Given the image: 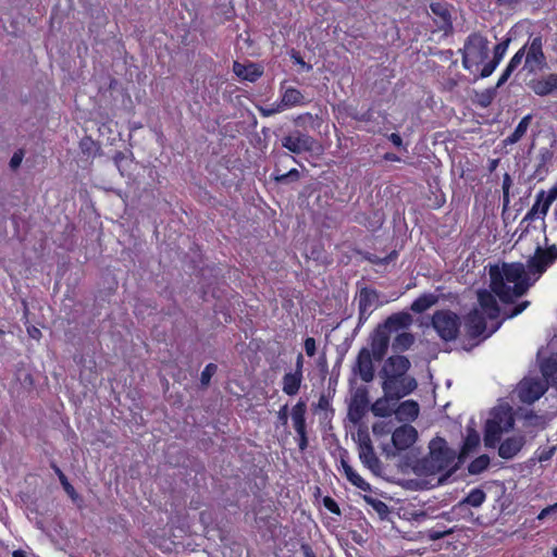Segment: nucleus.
<instances>
[{
  "label": "nucleus",
  "mask_w": 557,
  "mask_h": 557,
  "mask_svg": "<svg viewBox=\"0 0 557 557\" xmlns=\"http://www.w3.org/2000/svg\"><path fill=\"white\" fill-rule=\"evenodd\" d=\"M530 87L539 96H547V95L554 94L550 75H548L544 78H541V79L531 81Z\"/></svg>",
  "instance_id": "nucleus-36"
},
{
  "label": "nucleus",
  "mask_w": 557,
  "mask_h": 557,
  "mask_svg": "<svg viewBox=\"0 0 557 557\" xmlns=\"http://www.w3.org/2000/svg\"><path fill=\"white\" fill-rule=\"evenodd\" d=\"M557 512V503L549 505L542 509L540 513L537 515V520H544L546 517H548L550 513Z\"/></svg>",
  "instance_id": "nucleus-55"
},
{
  "label": "nucleus",
  "mask_w": 557,
  "mask_h": 557,
  "mask_svg": "<svg viewBox=\"0 0 557 557\" xmlns=\"http://www.w3.org/2000/svg\"><path fill=\"white\" fill-rule=\"evenodd\" d=\"M305 351L308 357H313L317 352V344L313 337H307L304 342Z\"/></svg>",
  "instance_id": "nucleus-51"
},
{
  "label": "nucleus",
  "mask_w": 557,
  "mask_h": 557,
  "mask_svg": "<svg viewBox=\"0 0 557 557\" xmlns=\"http://www.w3.org/2000/svg\"><path fill=\"white\" fill-rule=\"evenodd\" d=\"M531 120H532V115H530V114L522 117V120L519 122V124L517 125L513 133L504 140L505 145H513V144L518 143L522 138V136L525 134Z\"/></svg>",
  "instance_id": "nucleus-33"
},
{
  "label": "nucleus",
  "mask_w": 557,
  "mask_h": 557,
  "mask_svg": "<svg viewBox=\"0 0 557 557\" xmlns=\"http://www.w3.org/2000/svg\"><path fill=\"white\" fill-rule=\"evenodd\" d=\"M282 106L281 103L277 104L276 107H273V108H264V107H261L259 106L258 107V110L259 112L263 115V116H270V115H273L275 113H278L281 110H282Z\"/></svg>",
  "instance_id": "nucleus-56"
},
{
  "label": "nucleus",
  "mask_w": 557,
  "mask_h": 557,
  "mask_svg": "<svg viewBox=\"0 0 557 557\" xmlns=\"http://www.w3.org/2000/svg\"><path fill=\"white\" fill-rule=\"evenodd\" d=\"M455 460L456 453L447 446L444 438H437L431 442L430 455L425 460L431 472H446V475H450L457 469Z\"/></svg>",
  "instance_id": "nucleus-2"
},
{
  "label": "nucleus",
  "mask_w": 557,
  "mask_h": 557,
  "mask_svg": "<svg viewBox=\"0 0 557 557\" xmlns=\"http://www.w3.org/2000/svg\"><path fill=\"white\" fill-rule=\"evenodd\" d=\"M397 258L398 251L396 249L382 250L380 252H366L364 255V259L370 261L372 264L384 268L396 261Z\"/></svg>",
  "instance_id": "nucleus-24"
},
{
  "label": "nucleus",
  "mask_w": 557,
  "mask_h": 557,
  "mask_svg": "<svg viewBox=\"0 0 557 557\" xmlns=\"http://www.w3.org/2000/svg\"><path fill=\"white\" fill-rule=\"evenodd\" d=\"M497 95V88L491 87L485 89L484 91L478 92L475 91V96L473 102L482 108H487L492 104L493 100Z\"/></svg>",
  "instance_id": "nucleus-37"
},
{
  "label": "nucleus",
  "mask_w": 557,
  "mask_h": 557,
  "mask_svg": "<svg viewBox=\"0 0 557 557\" xmlns=\"http://www.w3.org/2000/svg\"><path fill=\"white\" fill-rule=\"evenodd\" d=\"M488 274L492 292L504 304L513 302L516 298L523 296L534 284L521 262H504L502 267L492 265Z\"/></svg>",
  "instance_id": "nucleus-1"
},
{
  "label": "nucleus",
  "mask_w": 557,
  "mask_h": 557,
  "mask_svg": "<svg viewBox=\"0 0 557 557\" xmlns=\"http://www.w3.org/2000/svg\"><path fill=\"white\" fill-rule=\"evenodd\" d=\"M529 305H530V301H528V300L519 302L511 309V311L507 314V317L515 318V317L519 315L528 308Z\"/></svg>",
  "instance_id": "nucleus-53"
},
{
  "label": "nucleus",
  "mask_w": 557,
  "mask_h": 557,
  "mask_svg": "<svg viewBox=\"0 0 557 557\" xmlns=\"http://www.w3.org/2000/svg\"><path fill=\"white\" fill-rule=\"evenodd\" d=\"M218 366L215 363H208L201 372L200 384L201 387L206 388L209 386L212 376L216 373Z\"/></svg>",
  "instance_id": "nucleus-44"
},
{
  "label": "nucleus",
  "mask_w": 557,
  "mask_h": 557,
  "mask_svg": "<svg viewBox=\"0 0 557 557\" xmlns=\"http://www.w3.org/2000/svg\"><path fill=\"white\" fill-rule=\"evenodd\" d=\"M555 453V447L544 448L539 454V460L541 462L549 460Z\"/></svg>",
  "instance_id": "nucleus-57"
},
{
  "label": "nucleus",
  "mask_w": 557,
  "mask_h": 557,
  "mask_svg": "<svg viewBox=\"0 0 557 557\" xmlns=\"http://www.w3.org/2000/svg\"><path fill=\"white\" fill-rule=\"evenodd\" d=\"M513 70L512 67H506L504 73L502 74V76L499 77L497 84H496V88L498 89L499 87H502L510 77V75L512 74Z\"/></svg>",
  "instance_id": "nucleus-58"
},
{
  "label": "nucleus",
  "mask_w": 557,
  "mask_h": 557,
  "mask_svg": "<svg viewBox=\"0 0 557 557\" xmlns=\"http://www.w3.org/2000/svg\"><path fill=\"white\" fill-rule=\"evenodd\" d=\"M290 58L294 60L295 63L301 65L307 71L312 70V65L309 63H306L298 51L292 50Z\"/></svg>",
  "instance_id": "nucleus-54"
},
{
  "label": "nucleus",
  "mask_w": 557,
  "mask_h": 557,
  "mask_svg": "<svg viewBox=\"0 0 557 557\" xmlns=\"http://www.w3.org/2000/svg\"><path fill=\"white\" fill-rule=\"evenodd\" d=\"M419 405L414 400H405L403 401L395 412L407 420H414L419 414Z\"/></svg>",
  "instance_id": "nucleus-31"
},
{
  "label": "nucleus",
  "mask_w": 557,
  "mask_h": 557,
  "mask_svg": "<svg viewBox=\"0 0 557 557\" xmlns=\"http://www.w3.org/2000/svg\"><path fill=\"white\" fill-rule=\"evenodd\" d=\"M488 466H490V457L484 454V455L476 457L468 465V472L470 474H480L484 470H486Z\"/></svg>",
  "instance_id": "nucleus-40"
},
{
  "label": "nucleus",
  "mask_w": 557,
  "mask_h": 557,
  "mask_svg": "<svg viewBox=\"0 0 557 557\" xmlns=\"http://www.w3.org/2000/svg\"><path fill=\"white\" fill-rule=\"evenodd\" d=\"M366 500L372 505V507L380 513H386L387 512V505L380 500V499H373L371 497H366Z\"/></svg>",
  "instance_id": "nucleus-50"
},
{
  "label": "nucleus",
  "mask_w": 557,
  "mask_h": 557,
  "mask_svg": "<svg viewBox=\"0 0 557 557\" xmlns=\"http://www.w3.org/2000/svg\"><path fill=\"white\" fill-rule=\"evenodd\" d=\"M465 330L469 338L475 339L486 331V319L484 313L474 309L465 318Z\"/></svg>",
  "instance_id": "nucleus-13"
},
{
  "label": "nucleus",
  "mask_w": 557,
  "mask_h": 557,
  "mask_svg": "<svg viewBox=\"0 0 557 557\" xmlns=\"http://www.w3.org/2000/svg\"><path fill=\"white\" fill-rule=\"evenodd\" d=\"M480 445V435L474 429H469L463 440L459 460L462 461L470 453H472Z\"/></svg>",
  "instance_id": "nucleus-27"
},
{
  "label": "nucleus",
  "mask_w": 557,
  "mask_h": 557,
  "mask_svg": "<svg viewBox=\"0 0 557 557\" xmlns=\"http://www.w3.org/2000/svg\"><path fill=\"white\" fill-rule=\"evenodd\" d=\"M545 54L543 52V40L542 36H536L532 39L529 51L525 55V65L530 64L531 62H534L537 65L545 64Z\"/></svg>",
  "instance_id": "nucleus-23"
},
{
  "label": "nucleus",
  "mask_w": 557,
  "mask_h": 557,
  "mask_svg": "<svg viewBox=\"0 0 557 557\" xmlns=\"http://www.w3.org/2000/svg\"><path fill=\"white\" fill-rule=\"evenodd\" d=\"M323 506L332 513L341 516L342 511L336 500L331 496H324L322 499Z\"/></svg>",
  "instance_id": "nucleus-46"
},
{
  "label": "nucleus",
  "mask_w": 557,
  "mask_h": 557,
  "mask_svg": "<svg viewBox=\"0 0 557 557\" xmlns=\"http://www.w3.org/2000/svg\"><path fill=\"white\" fill-rule=\"evenodd\" d=\"M304 380L302 374L287 372L282 379V391L288 396H295L299 393Z\"/></svg>",
  "instance_id": "nucleus-25"
},
{
  "label": "nucleus",
  "mask_w": 557,
  "mask_h": 557,
  "mask_svg": "<svg viewBox=\"0 0 557 557\" xmlns=\"http://www.w3.org/2000/svg\"><path fill=\"white\" fill-rule=\"evenodd\" d=\"M436 302V298L432 294H424L413 300L410 309L416 313H422Z\"/></svg>",
  "instance_id": "nucleus-34"
},
{
  "label": "nucleus",
  "mask_w": 557,
  "mask_h": 557,
  "mask_svg": "<svg viewBox=\"0 0 557 557\" xmlns=\"http://www.w3.org/2000/svg\"><path fill=\"white\" fill-rule=\"evenodd\" d=\"M522 436H511L503 441L498 447V455L503 459L513 458L523 447Z\"/></svg>",
  "instance_id": "nucleus-21"
},
{
  "label": "nucleus",
  "mask_w": 557,
  "mask_h": 557,
  "mask_svg": "<svg viewBox=\"0 0 557 557\" xmlns=\"http://www.w3.org/2000/svg\"><path fill=\"white\" fill-rule=\"evenodd\" d=\"M554 157V152L549 149H543L540 153V162L534 171L532 177L537 178L539 181L544 180V176L547 174L548 169L546 164L552 161Z\"/></svg>",
  "instance_id": "nucleus-32"
},
{
  "label": "nucleus",
  "mask_w": 557,
  "mask_h": 557,
  "mask_svg": "<svg viewBox=\"0 0 557 557\" xmlns=\"http://www.w3.org/2000/svg\"><path fill=\"white\" fill-rule=\"evenodd\" d=\"M499 64V62H497L496 60L492 59L490 62H487L483 69L481 70L478 78H486L488 77L490 75H492V73L495 71V69L497 67V65Z\"/></svg>",
  "instance_id": "nucleus-48"
},
{
  "label": "nucleus",
  "mask_w": 557,
  "mask_h": 557,
  "mask_svg": "<svg viewBox=\"0 0 557 557\" xmlns=\"http://www.w3.org/2000/svg\"><path fill=\"white\" fill-rule=\"evenodd\" d=\"M300 552L304 555V557H317L313 548L308 543L300 544Z\"/></svg>",
  "instance_id": "nucleus-59"
},
{
  "label": "nucleus",
  "mask_w": 557,
  "mask_h": 557,
  "mask_svg": "<svg viewBox=\"0 0 557 557\" xmlns=\"http://www.w3.org/2000/svg\"><path fill=\"white\" fill-rule=\"evenodd\" d=\"M525 49H527V46H523L520 50H518L516 52V54L511 58V60L509 61L508 63V67H512V70L515 71L518 65L521 63L524 54H525Z\"/></svg>",
  "instance_id": "nucleus-49"
},
{
  "label": "nucleus",
  "mask_w": 557,
  "mask_h": 557,
  "mask_svg": "<svg viewBox=\"0 0 557 557\" xmlns=\"http://www.w3.org/2000/svg\"><path fill=\"white\" fill-rule=\"evenodd\" d=\"M304 96L296 88H287L283 94L281 106L282 107H292L302 103Z\"/></svg>",
  "instance_id": "nucleus-39"
},
{
  "label": "nucleus",
  "mask_w": 557,
  "mask_h": 557,
  "mask_svg": "<svg viewBox=\"0 0 557 557\" xmlns=\"http://www.w3.org/2000/svg\"><path fill=\"white\" fill-rule=\"evenodd\" d=\"M359 458L361 462L372 471H376L380 468V460L375 455L369 436L359 442Z\"/></svg>",
  "instance_id": "nucleus-16"
},
{
  "label": "nucleus",
  "mask_w": 557,
  "mask_h": 557,
  "mask_svg": "<svg viewBox=\"0 0 557 557\" xmlns=\"http://www.w3.org/2000/svg\"><path fill=\"white\" fill-rule=\"evenodd\" d=\"M557 260V246H536L534 255L527 261L529 275H535L536 281L546 269Z\"/></svg>",
  "instance_id": "nucleus-7"
},
{
  "label": "nucleus",
  "mask_w": 557,
  "mask_h": 557,
  "mask_svg": "<svg viewBox=\"0 0 557 557\" xmlns=\"http://www.w3.org/2000/svg\"><path fill=\"white\" fill-rule=\"evenodd\" d=\"M430 9H431L432 13L435 14L436 16H438L443 22H445V23L450 22L451 15H450L449 10L447 9L446 3L432 2L430 4Z\"/></svg>",
  "instance_id": "nucleus-43"
},
{
  "label": "nucleus",
  "mask_w": 557,
  "mask_h": 557,
  "mask_svg": "<svg viewBox=\"0 0 557 557\" xmlns=\"http://www.w3.org/2000/svg\"><path fill=\"white\" fill-rule=\"evenodd\" d=\"M487 44V39L479 33L468 36L463 49H460L465 69L470 70L472 64L479 65L488 58Z\"/></svg>",
  "instance_id": "nucleus-3"
},
{
  "label": "nucleus",
  "mask_w": 557,
  "mask_h": 557,
  "mask_svg": "<svg viewBox=\"0 0 557 557\" xmlns=\"http://www.w3.org/2000/svg\"><path fill=\"white\" fill-rule=\"evenodd\" d=\"M409 368L410 361L407 357L400 355L391 356L386 359L381 370V375H407Z\"/></svg>",
  "instance_id": "nucleus-15"
},
{
  "label": "nucleus",
  "mask_w": 557,
  "mask_h": 557,
  "mask_svg": "<svg viewBox=\"0 0 557 557\" xmlns=\"http://www.w3.org/2000/svg\"><path fill=\"white\" fill-rule=\"evenodd\" d=\"M310 250H305L304 253L308 259H312L322 264L329 263L327 256L324 251V246H309Z\"/></svg>",
  "instance_id": "nucleus-41"
},
{
  "label": "nucleus",
  "mask_w": 557,
  "mask_h": 557,
  "mask_svg": "<svg viewBox=\"0 0 557 557\" xmlns=\"http://www.w3.org/2000/svg\"><path fill=\"white\" fill-rule=\"evenodd\" d=\"M287 405H284L280 408L278 412H277V417H278V420L281 421V423L283 425H285L287 423V420H288V412H287Z\"/></svg>",
  "instance_id": "nucleus-61"
},
{
  "label": "nucleus",
  "mask_w": 557,
  "mask_h": 557,
  "mask_svg": "<svg viewBox=\"0 0 557 557\" xmlns=\"http://www.w3.org/2000/svg\"><path fill=\"white\" fill-rule=\"evenodd\" d=\"M384 395L398 401L417 388V382L408 375H381Z\"/></svg>",
  "instance_id": "nucleus-5"
},
{
  "label": "nucleus",
  "mask_w": 557,
  "mask_h": 557,
  "mask_svg": "<svg viewBox=\"0 0 557 557\" xmlns=\"http://www.w3.org/2000/svg\"><path fill=\"white\" fill-rule=\"evenodd\" d=\"M485 499H486L485 492L480 487H475V488H472L467 494V496L460 502V504L461 505L466 504L468 506L478 508L485 502Z\"/></svg>",
  "instance_id": "nucleus-35"
},
{
  "label": "nucleus",
  "mask_w": 557,
  "mask_h": 557,
  "mask_svg": "<svg viewBox=\"0 0 557 557\" xmlns=\"http://www.w3.org/2000/svg\"><path fill=\"white\" fill-rule=\"evenodd\" d=\"M379 294L375 289L363 287L360 290L358 306L359 319H367L372 311L373 304L377 300Z\"/></svg>",
  "instance_id": "nucleus-19"
},
{
  "label": "nucleus",
  "mask_w": 557,
  "mask_h": 557,
  "mask_svg": "<svg viewBox=\"0 0 557 557\" xmlns=\"http://www.w3.org/2000/svg\"><path fill=\"white\" fill-rule=\"evenodd\" d=\"M373 359L374 358L371 355L370 349L362 347L358 352L355 364L352 366L354 374L359 375L366 383H370L374 379Z\"/></svg>",
  "instance_id": "nucleus-10"
},
{
  "label": "nucleus",
  "mask_w": 557,
  "mask_h": 557,
  "mask_svg": "<svg viewBox=\"0 0 557 557\" xmlns=\"http://www.w3.org/2000/svg\"><path fill=\"white\" fill-rule=\"evenodd\" d=\"M541 371L545 380L557 386V358L549 357L542 362Z\"/></svg>",
  "instance_id": "nucleus-30"
},
{
  "label": "nucleus",
  "mask_w": 557,
  "mask_h": 557,
  "mask_svg": "<svg viewBox=\"0 0 557 557\" xmlns=\"http://www.w3.org/2000/svg\"><path fill=\"white\" fill-rule=\"evenodd\" d=\"M495 296L496 295L492 290H481L478 294L480 307L484 311V314L491 320L497 319L500 312Z\"/></svg>",
  "instance_id": "nucleus-17"
},
{
  "label": "nucleus",
  "mask_w": 557,
  "mask_h": 557,
  "mask_svg": "<svg viewBox=\"0 0 557 557\" xmlns=\"http://www.w3.org/2000/svg\"><path fill=\"white\" fill-rule=\"evenodd\" d=\"M78 146L84 156L94 158L102 154L100 143L94 140L90 136H84Z\"/></svg>",
  "instance_id": "nucleus-29"
},
{
  "label": "nucleus",
  "mask_w": 557,
  "mask_h": 557,
  "mask_svg": "<svg viewBox=\"0 0 557 557\" xmlns=\"http://www.w3.org/2000/svg\"><path fill=\"white\" fill-rule=\"evenodd\" d=\"M418 438L417 430L410 424L398 426L392 434V442L397 450H406L411 447Z\"/></svg>",
  "instance_id": "nucleus-12"
},
{
  "label": "nucleus",
  "mask_w": 557,
  "mask_h": 557,
  "mask_svg": "<svg viewBox=\"0 0 557 557\" xmlns=\"http://www.w3.org/2000/svg\"><path fill=\"white\" fill-rule=\"evenodd\" d=\"M273 178L276 183L286 185L297 182L300 178V173L297 169H292L287 173L281 174L276 169Z\"/></svg>",
  "instance_id": "nucleus-42"
},
{
  "label": "nucleus",
  "mask_w": 557,
  "mask_h": 557,
  "mask_svg": "<svg viewBox=\"0 0 557 557\" xmlns=\"http://www.w3.org/2000/svg\"><path fill=\"white\" fill-rule=\"evenodd\" d=\"M388 139L392 141V144L396 147H401L403 146V138L399 134L397 133H392L389 136H388Z\"/></svg>",
  "instance_id": "nucleus-64"
},
{
  "label": "nucleus",
  "mask_w": 557,
  "mask_h": 557,
  "mask_svg": "<svg viewBox=\"0 0 557 557\" xmlns=\"http://www.w3.org/2000/svg\"><path fill=\"white\" fill-rule=\"evenodd\" d=\"M414 343V336L411 333L404 332L398 334L393 342V349L395 351L408 350Z\"/></svg>",
  "instance_id": "nucleus-38"
},
{
  "label": "nucleus",
  "mask_w": 557,
  "mask_h": 557,
  "mask_svg": "<svg viewBox=\"0 0 557 557\" xmlns=\"http://www.w3.org/2000/svg\"><path fill=\"white\" fill-rule=\"evenodd\" d=\"M293 372L304 375V356L301 354H298L296 357L295 369Z\"/></svg>",
  "instance_id": "nucleus-60"
},
{
  "label": "nucleus",
  "mask_w": 557,
  "mask_h": 557,
  "mask_svg": "<svg viewBox=\"0 0 557 557\" xmlns=\"http://www.w3.org/2000/svg\"><path fill=\"white\" fill-rule=\"evenodd\" d=\"M512 185V180L508 173H505L503 178V193H509V189Z\"/></svg>",
  "instance_id": "nucleus-63"
},
{
  "label": "nucleus",
  "mask_w": 557,
  "mask_h": 557,
  "mask_svg": "<svg viewBox=\"0 0 557 557\" xmlns=\"http://www.w3.org/2000/svg\"><path fill=\"white\" fill-rule=\"evenodd\" d=\"M233 72L242 79L248 82H256L263 74V70L259 64L249 63L245 65L239 63L238 61H235L233 63Z\"/></svg>",
  "instance_id": "nucleus-20"
},
{
  "label": "nucleus",
  "mask_w": 557,
  "mask_h": 557,
  "mask_svg": "<svg viewBox=\"0 0 557 557\" xmlns=\"http://www.w3.org/2000/svg\"><path fill=\"white\" fill-rule=\"evenodd\" d=\"M432 325L442 339L450 342L459 334L460 318L450 310H438L432 317Z\"/></svg>",
  "instance_id": "nucleus-4"
},
{
  "label": "nucleus",
  "mask_w": 557,
  "mask_h": 557,
  "mask_svg": "<svg viewBox=\"0 0 557 557\" xmlns=\"http://www.w3.org/2000/svg\"><path fill=\"white\" fill-rule=\"evenodd\" d=\"M370 339V351L374 360H383L388 349L389 334L385 330H383V327L377 325L373 333L371 334Z\"/></svg>",
  "instance_id": "nucleus-14"
},
{
  "label": "nucleus",
  "mask_w": 557,
  "mask_h": 557,
  "mask_svg": "<svg viewBox=\"0 0 557 557\" xmlns=\"http://www.w3.org/2000/svg\"><path fill=\"white\" fill-rule=\"evenodd\" d=\"M503 429L500 423L495 420H488L485 425L484 442L488 447H494L499 441Z\"/></svg>",
  "instance_id": "nucleus-28"
},
{
  "label": "nucleus",
  "mask_w": 557,
  "mask_h": 557,
  "mask_svg": "<svg viewBox=\"0 0 557 557\" xmlns=\"http://www.w3.org/2000/svg\"><path fill=\"white\" fill-rule=\"evenodd\" d=\"M411 323L412 318L409 313L397 312L387 317L384 323L379 325L391 335L392 332H398L399 330L409 327Z\"/></svg>",
  "instance_id": "nucleus-18"
},
{
  "label": "nucleus",
  "mask_w": 557,
  "mask_h": 557,
  "mask_svg": "<svg viewBox=\"0 0 557 557\" xmlns=\"http://www.w3.org/2000/svg\"><path fill=\"white\" fill-rule=\"evenodd\" d=\"M341 467L346 479L357 488L363 492H370L371 485L360 474H358L354 468L344 458L341 459Z\"/></svg>",
  "instance_id": "nucleus-22"
},
{
  "label": "nucleus",
  "mask_w": 557,
  "mask_h": 557,
  "mask_svg": "<svg viewBox=\"0 0 557 557\" xmlns=\"http://www.w3.org/2000/svg\"><path fill=\"white\" fill-rule=\"evenodd\" d=\"M369 403V392L367 387H358L352 394L348 407V416L350 420L359 422L366 416Z\"/></svg>",
  "instance_id": "nucleus-9"
},
{
  "label": "nucleus",
  "mask_w": 557,
  "mask_h": 557,
  "mask_svg": "<svg viewBox=\"0 0 557 557\" xmlns=\"http://www.w3.org/2000/svg\"><path fill=\"white\" fill-rule=\"evenodd\" d=\"M59 481H60L63 490L65 491V493L73 500H76V498L78 497V494H77L76 490L74 488V486L69 482L67 476L66 475H60V480Z\"/></svg>",
  "instance_id": "nucleus-47"
},
{
  "label": "nucleus",
  "mask_w": 557,
  "mask_h": 557,
  "mask_svg": "<svg viewBox=\"0 0 557 557\" xmlns=\"http://www.w3.org/2000/svg\"><path fill=\"white\" fill-rule=\"evenodd\" d=\"M450 533H451V530H442L438 528H432L429 531V537L432 541H437V540L445 537L446 535H448Z\"/></svg>",
  "instance_id": "nucleus-52"
},
{
  "label": "nucleus",
  "mask_w": 557,
  "mask_h": 557,
  "mask_svg": "<svg viewBox=\"0 0 557 557\" xmlns=\"http://www.w3.org/2000/svg\"><path fill=\"white\" fill-rule=\"evenodd\" d=\"M306 413H307V405L304 400H299L292 408L290 416H292V421H293V428L297 434L296 440H297L298 448L301 453H304L308 448V445H309Z\"/></svg>",
  "instance_id": "nucleus-8"
},
{
  "label": "nucleus",
  "mask_w": 557,
  "mask_h": 557,
  "mask_svg": "<svg viewBox=\"0 0 557 557\" xmlns=\"http://www.w3.org/2000/svg\"><path fill=\"white\" fill-rule=\"evenodd\" d=\"M509 42H510V38H507L504 41H502L495 46L494 52H493L494 60H496L497 62H500L504 54L506 53Z\"/></svg>",
  "instance_id": "nucleus-45"
},
{
  "label": "nucleus",
  "mask_w": 557,
  "mask_h": 557,
  "mask_svg": "<svg viewBox=\"0 0 557 557\" xmlns=\"http://www.w3.org/2000/svg\"><path fill=\"white\" fill-rule=\"evenodd\" d=\"M281 144L283 148L295 154L315 152L321 148L315 138L299 129L289 132L281 139Z\"/></svg>",
  "instance_id": "nucleus-6"
},
{
  "label": "nucleus",
  "mask_w": 557,
  "mask_h": 557,
  "mask_svg": "<svg viewBox=\"0 0 557 557\" xmlns=\"http://www.w3.org/2000/svg\"><path fill=\"white\" fill-rule=\"evenodd\" d=\"M397 401H393V398L383 395V397L376 399L371 406V411L375 417L386 418L395 412V406Z\"/></svg>",
  "instance_id": "nucleus-26"
},
{
  "label": "nucleus",
  "mask_w": 557,
  "mask_h": 557,
  "mask_svg": "<svg viewBox=\"0 0 557 557\" xmlns=\"http://www.w3.org/2000/svg\"><path fill=\"white\" fill-rule=\"evenodd\" d=\"M21 162H22V154H18L15 152L13 154V157L11 158L9 165L12 170H15L21 165Z\"/></svg>",
  "instance_id": "nucleus-62"
},
{
  "label": "nucleus",
  "mask_w": 557,
  "mask_h": 557,
  "mask_svg": "<svg viewBox=\"0 0 557 557\" xmlns=\"http://www.w3.org/2000/svg\"><path fill=\"white\" fill-rule=\"evenodd\" d=\"M546 392L544 383L537 380L522 381L519 385L518 396L523 404L531 405L539 400Z\"/></svg>",
  "instance_id": "nucleus-11"
}]
</instances>
